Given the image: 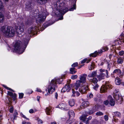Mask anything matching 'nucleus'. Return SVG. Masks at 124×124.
Masks as SVG:
<instances>
[{"mask_svg":"<svg viewBox=\"0 0 124 124\" xmlns=\"http://www.w3.org/2000/svg\"><path fill=\"white\" fill-rule=\"evenodd\" d=\"M63 0H59L56 3V5L57 6H59V8H58L57 10H58L59 12L61 15H64L69 10L73 11L74 9H76V4L73 5L72 7L68 10V8L65 6V4L63 2Z\"/></svg>","mask_w":124,"mask_h":124,"instance_id":"1","label":"nucleus"},{"mask_svg":"<svg viewBox=\"0 0 124 124\" xmlns=\"http://www.w3.org/2000/svg\"><path fill=\"white\" fill-rule=\"evenodd\" d=\"M23 41V43L22 44V42L20 40L17 41L14 46V50L18 52L19 54L22 53L24 51L28 43L29 40L26 39H24Z\"/></svg>","mask_w":124,"mask_h":124,"instance_id":"2","label":"nucleus"},{"mask_svg":"<svg viewBox=\"0 0 124 124\" xmlns=\"http://www.w3.org/2000/svg\"><path fill=\"white\" fill-rule=\"evenodd\" d=\"M64 76L63 77H62L61 78L57 79L56 78H54L52 79L51 81L50 85H48L47 88L46 89V91L47 93L45 94L46 96L48 95H49L50 94H52L53 92L55 90V88L56 87L57 82L60 84L61 83V82L62 81L63 79H64Z\"/></svg>","mask_w":124,"mask_h":124,"instance_id":"3","label":"nucleus"},{"mask_svg":"<svg viewBox=\"0 0 124 124\" xmlns=\"http://www.w3.org/2000/svg\"><path fill=\"white\" fill-rule=\"evenodd\" d=\"M1 30L5 36L7 37H13L15 34V31L13 27L6 26H2Z\"/></svg>","mask_w":124,"mask_h":124,"instance_id":"4","label":"nucleus"},{"mask_svg":"<svg viewBox=\"0 0 124 124\" xmlns=\"http://www.w3.org/2000/svg\"><path fill=\"white\" fill-rule=\"evenodd\" d=\"M46 16V14L45 12H42L41 14H39L36 19L37 22L39 23H42L45 20Z\"/></svg>","mask_w":124,"mask_h":124,"instance_id":"5","label":"nucleus"},{"mask_svg":"<svg viewBox=\"0 0 124 124\" xmlns=\"http://www.w3.org/2000/svg\"><path fill=\"white\" fill-rule=\"evenodd\" d=\"M108 48L107 47H103L102 49H101L100 51H99L98 52L96 51L94 53L90 54V56L94 57H95L97 56L98 53L100 54L102 52H104L105 51L108 50Z\"/></svg>","mask_w":124,"mask_h":124,"instance_id":"6","label":"nucleus"},{"mask_svg":"<svg viewBox=\"0 0 124 124\" xmlns=\"http://www.w3.org/2000/svg\"><path fill=\"white\" fill-rule=\"evenodd\" d=\"M38 30V28L36 26H31L29 28L27 32V34H32Z\"/></svg>","mask_w":124,"mask_h":124,"instance_id":"7","label":"nucleus"},{"mask_svg":"<svg viewBox=\"0 0 124 124\" xmlns=\"http://www.w3.org/2000/svg\"><path fill=\"white\" fill-rule=\"evenodd\" d=\"M33 4L30 2H28L26 4L25 9L27 10L32 9L33 7Z\"/></svg>","mask_w":124,"mask_h":124,"instance_id":"8","label":"nucleus"},{"mask_svg":"<svg viewBox=\"0 0 124 124\" xmlns=\"http://www.w3.org/2000/svg\"><path fill=\"white\" fill-rule=\"evenodd\" d=\"M88 86L86 85L82 86V87L79 88V91L82 93H85L86 90L88 89Z\"/></svg>","mask_w":124,"mask_h":124,"instance_id":"9","label":"nucleus"},{"mask_svg":"<svg viewBox=\"0 0 124 124\" xmlns=\"http://www.w3.org/2000/svg\"><path fill=\"white\" fill-rule=\"evenodd\" d=\"M24 28V26L23 24H21L16 30L18 33L20 34L22 33L23 31Z\"/></svg>","mask_w":124,"mask_h":124,"instance_id":"10","label":"nucleus"},{"mask_svg":"<svg viewBox=\"0 0 124 124\" xmlns=\"http://www.w3.org/2000/svg\"><path fill=\"white\" fill-rule=\"evenodd\" d=\"M113 74H116L119 76L121 78L122 77L123 73L121 72V70L119 69H116L113 72Z\"/></svg>","mask_w":124,"mask_h":124,"instance_id":"11","label":"nucleus"},{"mask_svg":"<svg viewBox=\"0 0 124 124\" xmlns=\"http://www.w3.org/2000/svg\"><path fill=\"white\" fill-rule=\"evenodd\" d=\"M109 86L108 85H102L100 89V92L101 93L106 92L107 91Z\"/></svg>","mask_w":124,"mask_h":124,"instance_id":"12","label":"nucleus"},{"mask_svg":"<svg viewBox=\"0 0 124 124\" xmlns=\"http://www.w3.org/2000/svg\"><path fill=\"white\" fill-rule=\"evenodd\" d=\"M71 88L70 86V85L66 84L65 86L62 89L61 91L62 92H64L66 91L67 92H69L71 90Z\"/></svg>","mask_w":124,"mask_h":124,"instance_id":"13","label":"nucleus"},{"mask_svg":"<svg viewBox=\"0 0 124 124\" xmlns=\"http://www.w3.org/2000/svg\"><path fill=\"white\" fill-rule=\"evenodd\" d=\"M87 76V75L86 74H84L80 76V80L81 82L82 83H84L86 82Z\"/></svg>","mask_w":124,"mask_h":124,"instance_id":"14","label":"nucleus"},{"mask_svg":"<svg viewBox=\"0 0 124 124\" xmlns=\"http://www.w3.org/2000/svg\"><path fill=\"white\" fill-rule=\"evenodd\" d=\"M108 98L109 101V103L110 104L111 106H114L115 104V101L112 96L109 95L108 97Z\"/></svg>","mask_w":124,"mask_h":124,"instance_id":"15","label":"nucleus"},{"mask_svg":"<svg viewBox=\"0 0 124 124\" xmlns=\"http://www.w3.org/2000/svg\"><path fill=\"white\" fill-rule=\"evenodd\" d=\"M95 112V111L93 110L91 108H90L86 111L85 112V114L89 115H91L93 113Z\"/></svg>","mask_w":124,"mask_h":124,"instance_id":"16","label":"nucleus"},{"mask_svg":"<svg viewBox=\"0 0 124 124\" xmlns=\"http://www.w3.org/2000/svg\"><path fill=\"white\" fill-rule=\"evenodd\" d=\"M49 0H36L37 2L39 4H45Z\"/></svg>","mask_w":124,"mask_h":124,"instance_id":"17","label":"nucleus"},{"mask_svg":"<svg viewBox=\"0 0 124 124\" xmlns=\"http://www.w3.org/2000/svg\"><path fill=\"white\" fill-rule=\"evenodd\" d=\"M100 71L101 73L102 74L103 73L104 74V75L107 78H108V70L104 69H100Z\"/></svg>","mask_w":124,"mask_h":124,"instance_id":"18","label":"nucleus"},{"mask_svg":"<svg viewBox=\"0 0 124 124\" xmlns=\"http://www.w3.org/2000/svg\"><path fill=\"white\" fill-rule=\"evenodd\" d=\"M104 74H105L104 73L102 74L101 73L99 75H97V78L99 80H100L102 79H104L105 77H106Z\"/></svg>","mask_w":124,"mask_h":124,"instance_id":"19","label":"nucleus"},{"mask_svg":"<svg viewBox=\"0 0 124 124\" xmlns=\"http://www.w3.org/2000/svg\"><path fill=\"white\" fill-rule=\"evenodd\" d=\"M88 115L86 114H84L81 116L80 117V119L83 121V122L85 123L86 121V117Z\"/></svg>","mask_w":124,"mask_h":124,"instance_id":"20","label":"nucleus"},{"mask_svg":"<svg viewBox=\"0 0 124 124\" xmlns=\"http://www.w3.org/2000/svg\"><path fill=\"white\" fill-rule=\"evenodd\" d=\"M81 83H82L81 82L80 80L77 81L75 84V87H74V88L76 90H77L81 85Z\"/></svg>","mask_w":124,"mask_h":124,"instance_id":"21","label":"nucleus"},{"mask_svg":"<svg viewBox=\"0 0 124 124\" xmlns=\"http://www.w3.org/2000/svg\"><path fill=\"white\" fill-rule=\"evenodd\" d=\"M68 102L69 105L72 107L74 106L75 104V100L73 99H71Z\"/></svg>","mask_w":124,"mask_h":124,"instance_id":"22","label":"nucleus"},{"mask_svg":"<svg viewBox=\"0 0 124 124\" xmlns=\"http://www.w3.org/2000/svg\"><path fill=\"white\" fill-rule=\"evenodd\" d=\"M72 92L73 93L72 95V96L74 97L75 96H78L80 94L78 92H75V91H74L73 89H72Z\"/></svg>","mask_w":124,"mask_h":124,"instance_id":"23","label":"nucleus"},{"mask_svg":"<svg viewBox=\"0 0 124 124\" xmlns=\"http://www.w3.org/2000/svg\"><path fill=\"white\" fill-rule=\"evenodd\" d=\"M45 111L46 114L47 115H50L52 113V111L50 108L48 107L46 108Z\"/></svg>","mask_w":124,"mask_h":124,"instance_id":"24","label":"nucleus"},{"mask_svg":"<svg viewBox=\"0 0 124 124\" xmlns=\"http://www.w3.org/2000/svg\"><path fill=\"white\" fill-rule=\"evenodd\" d=\"M69 115L70 117H74L75 116V114L74 111L71 110H70L69 112Z\"/></svg>","mask_w":124,"mask_h":124,"instance_id":"25","label":"nucleus"},{"mask_svg":"<svg viewBox=\"0 0 124 124\" xmlns=\"http://www.w3.org/2000/svg\"><path fill=\"white\" fill-rule=\"evenodd\" d=\"M5 11L4 7L3 6L2 2L0 1V12H3Z\"/></svg>","mask_w":124,"mask_h":124,"instance_id":"26","label":"nucleus"},{"mask_svg":"<svg viewBox=\"0 0 124 124\" xmlns=\"http://www.w3.org/2000/svg\"><path fill=\"white\" fill-rule=\"evenodd\" d=\"M123 62V58H122L121 57H119L117 58V62L118 64H122Z\"/></svg>","mask_w":124,"mask_h":124,"instance_id":"27","label":"nucleus"},{"mask_svg":"<svg viewBox=\"0 0 124 124\" xmlns=\"http://www.w3.org/2000/svg\"><path fill=\"white\" fill-rule=\"evenodd\" d=\"M116 84L117 85H119L121 83V80L118 78H116L115 80Z\"/></svg>","mask_w":124,"mask_h":124,"instance_id":"28","label":"nucleus"},{"mask_svg":"<svg viewBox=\"0 0 124 124\" xmlns=\"http://www.w3.org/2000/svg\"><path fill=\"white\" fill-rule=\"evenodd\" d=\"M97 74V72L96 71L93 72L91 73L88 76L89 77H95Z\"/></svg>","mask_w":124,"mask_h":124,"instance_id":"29","label":"nucleus"},{"mask_svg":"<svg viewBox=\"0 0 124 124\" xmlns=\"http://www.w3.org/2000/svg\"><path fill=\"white\" fill-rule=\"evenodd\" d=\"M51 20H50L47 23H46L45 24H44V27H45V28H46V27H47V26L50 25H51L53 24L54 23L52 22V23H51Z\"/></svg>","mask_w":124,"mask_h":124,"instance_id":"30","label":"nucleus"},{"mask_svg":"<svg viewBox=\"0 0 124 124\" xmlns=\"http://www.w3.org/2000/svg\"><path fill=\"white\" fill-rule=\"evenodd\" d=\"M75 68H71L70 69V73L72 74H74L77 72L76 70H75Z\"/></svg>","mask_w":124,"mask_h":124,"instance_id":"31","label":"nucleus"},{"mask_svg":"<svg viewBox=\"0 0 124 124\" xmlns=\"http://www.w3.org/2000/svg\"><path fill=\"white\" fill-rule=\"evenodd\" d=\"M66 105L63 103H61L59 105V107L62 109L64 110L65 108Z\"/></svg>","mask_w":124,"mask_h":124,"instance_id":"32","label":"nucleus"},{"mask_svg":"<svg viewBox=\"0 0 124 124\" xmlns=\"http://www.w3.org/2000/svg\"><path fill=\"white\" fill-rule=\"evenodd\" d=\"M90 81L91 82H93L94 83H96L98 82V80L96 78H93L92 79L90 80Z\"/></svg>","mask_w":124,"mask_h":124,"instance_id":"33","label":"nucleus"},{"mask_svg":"<svg viewBox=\"0 0 124 124\" xmlns=\"http://www.w3.org/2000/svg\"><path fill=\"white\" fill-rule=\"evenodd\" d=\"M121 96L119 95V94L116 93L113 95V97L116 100H118L120 98V97H121Z\"/></svg>","mask_w":124,"mask_h":124,"instance_id":"34","label":"nucleus"},{"mask_svg":"<svg viewBox=\"0 0 124 124\" xmlns=\"http://www.w3.org/2000/svg\"><path fill=\"white\" fill-rule=\"evenodd\" d=\"M95 65V64L94 63H92L89 67V70H91L93 69L94 68V66Z\"/></svg>","mask_w":124,"mask_h":124,"instance_id":"35","label":"nucleus"},{"mask_svg":"<svg viewBox=\"0 0 124 124\" xmlns=\"http://www.w3.org/2000/svg\"><path fill=\"white\" fill-rule=\"evenodd\" d=\"M4 19V15L1 14L0 15V23H2L3 22Z\"/></svg>","mask_w":124,"mask_h":124,"instance_id":"36","label":"nucleus"},{"mask_svg":"<svg viewBox=\"0 0 124 124\" xmlns=\"http://www.w3.org/2000/svg\"><path fill=\"white\" fill-rule=\"evenodd\" d=\"M123 99L122 96L120 97L116 101H117L118 104H121L123 101Z\"/></svg>","mask_w":124,"mask_h":124,"instance_id":"37","label":"nucleus"},{"mask_svg":"<svg viewBox=\"0 0 124 124\" xmlns=\"http://www.w3.org/2000/svg\"><path fill=\"white\" fill-rule=\"evenodd\" d=\"M92 118V117L91 116H90L87 119V120L85 121V123L86 124H89V121L91 120Z\"/></svg>","mask_w":124,"mask_h":124,"instance_id":"38","label":"nucleus"},{"mask_svg":"<svg viewBox=\"0 0 124 124\" xmlns=\"http://www.w3.org/2000/svg\"><path fill=\"white\" fill-rule=\"evenodd\" d=\"M103 115V113L100 111H98L95 114L96 115L99 116H102Z\"/></svg>","mask_w":124,"mask_h":124,"instance_id":"39","label":"nucleus"},{"mask_svg":"<svg viewBox=\"0 0 124 124\" xmlns=\"http://www.w3.org/2000/svg\"><path fill=\"white\" fill-rule=\"evenodd\" d=\"M114 114L116 116L119 117H120L121 116V114L119 112H114Z\"/></svg>","mask_w":124,"mask_h":124,"instance_id":"40","label":"nucleus"},{"mask_svg":"<svg viewBox=\"0 0 124 124\" xmlns=\"http://www.w3.org/2000/svg\"><path fill=\"white\" fill-rule=\"evenodd\" d=\"M99 86L98 84H96L93 87V88L95 90H97Z\"/></svg>","mask_w":124,"mask_h":124,"instance_id":"41","label":"nucleus"},{"mask_svg":"<svg viewBox=\"0 0 124 124\" xmlns=\"http://www.w3.org/2000/svg\"><path fill=\"white\" fill-rule=\"evenodd\" d=\"M85 104V106L86 107L88 106L89 105V103L88 101H85L83 102Z\"/></svg>","mask_w":124,"mask_h":124,"instance_id":"42","label":"nucleus"},{"mask_svg":"<svg viewBox=\"0 0 124 124\" xmlns=\"http://www.w3.org/2000/svg\"><path fill=\"white\" fill-rule=\"evenodd\" d=\"M86 107H85V104H84V102H83V103H82L81 105L80 106V108L81 109H82L85 108Z\"/></svg>","mask_w":124,"mask_h":124,"instance_id":"43","label":"nucleus"},{"mask_svg":"<svg viewBox=\"0 0 124 124\" xmlns=\"http://www.w3.org/2000/svg\"><path fill=\"white\" fill-rule=\"evenodd\" d=\"M78 63L77 62H76L73 63L71 65V66L73 67V68H74V67H76L78 65Z\"/></svg>","mask_w":124,"mask_h":124,"instance_id":"44","label":"nucleus"},{"mask_svg":"<svg viewBox=\"0 0 124 124\" xmlns=\"http://www.w3.org/2000/svg\"><path fill=\"white\" fill-rule=\"evenodd\" d=\"M109 103V100L108 99V100H106L104 101L103 102V104L105 105H108Z\"/></svg>","mask_w":124,"mask_h":124,"instance_id":"45","label":"nucleus"},{"mask_svg":"<svg viewBox=\"0 0 124 124\" xmlns=\"http://www.w3.org/2000/svg\"><path fill=\"white\" fill-rule=\"evenodd\" d=\"M78 77V76L77 75H72L71 76V78L73 79H76Z\"/></svg>","mask_w":124,"mask_h":124,"instance_id":"46","label":"nucleus"},{"mask_svg":"<svg viewBox=\"0 0 124 124\" xmlns=\"http://www.w3.org/2000/svg\"><path fill=\"white\" fill-rule=\"evenodd\" d=\"M24 94L23 93H19V99H22L23 98Z\"/></svg>","mask_w":124,"mask_h":124,"instance_id":"47","label":"nucleus"},{"mask_svg":"<svg viewBox=\"0 0 124 124\" xmlns=\"http://www.w3.org/2000/svg\"><path fill=\"white\" fill-rule=\"evenodd\" d=\"M124 54V51H121L119 52L118 54L120 56H122Z\"/></svg>","mask_w":124,"mask_h":124,"instance_id":"48","label":"nucleus"},{"mask_svg":"<svg viewBox=\"0 0 124 124\" xmlns=\"http://www.w3.org/2000/svg\"><path fill=\"white\" fill-rule=\"evenodd\" d=\"M22 124H31V123L29 122H26L24 121H22Z\"/></svg>","mask_w":124,"mask_h":124,"instance_id":"49","label":"nucleus"},{"mask_svg":"<svg viewBox=\"0 0 124 124\" xmlns=\"http://www.w3.org/2000/svg\"><path fill=\"white\" fill-rule=\"evenodd\" d=\"M37 120L38 123L39 124H42L43 123L42 121L39 118H37Z\"/></svg>","mask_w":124,"mask_h":124,"instance_id":"50","label":"nucleus"},{"mask_svg":"<svg viewBox=\"0 0 124 124\" xmlns=\"http://www.w3.org/2000/svg\"><path fill=\"white\" fill-rule=\"evenodd\" d=\"M21 115L23 117V118H25V119H26L27 120H29V118H27L26 117V116L25 115H24L22 113H21Z\"/></svg>","mask_w":124,"mask_h":124,"instance_id":"51","label":"nucleus"},{"mask_svg":"<svg viewBox=\"0 0 124 124\" xmlns=\"http://www.w3.org/2000/svg\"><path fill=\"white\" fill-rule=\"evenodd\" d=\"M4 87L7 90H8L11 91H12L13 92H14V91L12 89H11L7 87L6 86H4Z\"/></svg>","mask_w":124,"mask_h":124,"instance_id":"52","label":"nucleus"},{"mask_svg":"<svg viewBox=\"0 0 124 124\" xmlns=\"http://www.w3.org/2000/svg\"><path fill=\"white\" fill-rule=\"evenodd\" d=\"M14 110V108L13 107L11 106L9 109V112L11 113H12L13 112Z\"/></svg>","mask_w":124,"mask_h":124,"instance_id":"53","label":"nucleus"},{"mask_svg":"<svg viewBox=\"0 0 124 124\" xmlns=\"http://www.w3.org/2000/svg\"><path fill=\"white\" fill-rule=\"evenodd\" d=\"M119 92L118 90V89H116L115 90L113 94H115L116 93L118 94V92Z\"/></svg>","mask_w":124,"mask_h":124,"instance_id":"54","label":"nucleus"},{"mask_svg":"<svg viewBox=\"0 0 124 124\" xmlns=\"http://www.w3.org/2000/svg\"><path fill=\"white\" fill-rule=\"evenodd\" d=\"M104 118L105 120L107 121L108 119V117L107 115H105L104 116Z\"/></svg>","mask_w":124,"mask_h":124,"instance_id":"55","label":"nucleus"},{"mask_svg":"<svg viewBox=\"0 0 124 124\" xmlns=\"http://www.w3.org/2000/svg\"><path fill=\"white\" fill-rule=\"evenodd\" d=\"M87 59L86 58H85L81 62V63L83 64L87 60Z\"/></svg>","mask_w":124,"mask_h":124,"instance_id":"56","label":"nucleus"},{"mask_svg":"<svg viewBox=\"0 0 124 124\" xmlns=\"http://www.w3.org/2000/svg\"><path fill=\"white\" fill-rule=\"evenodd\" d=\"M8 95H9L11 96L12 95H13V93L10 92L8 91Z\"/></svg>","mask_w":124,"mask_h":124,"instance_id":"57","label":"nucleus"},{"mask_svg":"<svg viewBox=\"0 0 124 124\" xmlns=\"http://www.w3.org/2000/svg\"><path fill=\"white\" fill-rule=\"evenodd\" d=\"M11 97L13 98H14V99H15L16 98V95L15 93H13V95L11 96Z\"/></svg>","mask_w":124,"mask_h":124,"instance_id":"58","label":"nucleus"},{"mask_svg":"<svg viewBox=\"0 0 124 124\" xmlns=\"http://www.w3.org/2000/svg\"><path fill=\"white\" fill-rule=\"evenodd\" d=\"M33 112V110L32 109H31L29 110V112L30 113H32Z\"/></svg>","mask_w":124,"mask_h":124,"instance_id":"59","label":"nucleus"},{"mask_svg":"<svg viewBox=\"0 0 124 124\" xmlns=\"http://www.w3.org/2000/svg\"><path fill=\"white\" fill-rule=\"evenodd\" d=\"M58 93H57L56 92L55 93V98L56 99H57V97H58Z\"/></svg>","mask_w":124,"mask_h":124,"instance_id":"60","label":"nucleus"},{"mask_svg":"<svg viewBox=\"0 0 124 124\" xmlns=\"http://www.w3.org/2000/svg\"><path fill=\"white\" fill-rule=\"evenodd\" d=\"M36 91L39 92H41V90L40 89L38 88H37Z\"/></svg>","mask_w":124,"mask_h":124,"instance_id":"61","label":"nucleus"},{"mask_svg":"<svg viewBox=\"0 0 124 124\" xmlns=\"http://www.w3.org/2000/svg\"><path fill=\"white\" fill-rule=\"evenodd\" d=\"M89 96L90 98H92L93 97V95L92 94H90Z\"/></svg>","mask_w":124,"mask_h":124,"instance_id":"62","label":"nucleus"},{"mask_svg":"<svg viewBox=\"0 0 124 124\" xmlns=\"http://www.w3.org/2000/svg\"><path fill=\"white\" fill-rule=\"evenodd\" d=\"M91 60V59H87V60L86 61V63H88L90 62V61Z\"/></svg>","mask_w":124,"mask_h":124,"instance_id":"63","label":"nucleus"},{"mask_svg":"<svg viewBox=\"0 0 124 124\" xmlns=\"http://www.w3.org/2000/svg\"><path fill=\"white\" fill-rule=\"evenodd\" d=\"M40 97L39 96H38L37 97V100L39 102V98H40Z\"/></svg>","mask_w":124,"mask_h":124,"instance_id":"64","label":"nucleus"}]
</instances>
